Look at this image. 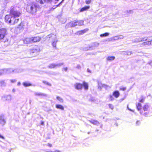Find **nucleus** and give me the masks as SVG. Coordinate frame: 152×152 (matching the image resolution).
<instances>
[{
	"mask_svg": "<svg viewBox=\"0 0 152 152\" xmlns=\"http://www.w3.org/2000/svg\"><path fill=\"white\" fill-rule=\"evenodd\" d=\"M39 8V6L37 4L32 2L28 4L26 8L27 12L32 14H34L36 12L37 9Z\"/></svg>",
	"mask_w": 152,
	"mask_h": 152,
	"instance_id": "f257e3e1",
	"label": "nucleus"
},
{
	"mask_svg": "<svg viewBox=\"0 0 152 152\" xmlns=\"http://www.w3.org/2000/svg\"><path fill=\"white\" fill-rule=\"evenodd\" d=\"M10 13L11 16L18 18L21 13L19 10L17 9L16 7L12 6L10 9Z\"/></svg>",
	"mask_w": 152,
	"mask_h": 152,
	"instance_id": "f03ea898",
	"label": "nucleus"
},
{
	"mask_svg": "<svg viewBox=\"0 0 152 152\" xmlns=\"http://www.w3.org/2000/svg\"><path fill=\"white\" fill-rule=\"evenodd\" d=\"M19 71L18 69H13L12 68L4 69H0V76L3 74H10L12 72L18 73Z\"/></svg>",
	"mask_w": 152,
	"mask_h": 152,
	"instance_id": "7ed1b4c3",
	"label": "nucleus"
},
{
	"mask_svg": "<svg viewBox=\"0 0 152 152\" xmlns=\"http://www.w3.org/2000/svg\"><path fill=\"white\" fill-rule=\"evenodd\" d=\"M74 86L75 88L77 90L81 89L83 86L84 87L85 90H87L88 89V84L85 82H83V84L77 83Z\"/></svg>",
	"mask_w": 152,
	"mask_h": 152,
	"instance_id": "20e7f679",
	"label": "nucleus"
},
{
	"mask_svg": "<svg viewBox=\"0 0 152 152\" xmlns=\"http://www.w3.org/2000/svg\"><path fill=\"white\" fill-rule=\"evenodd\" d=\"M47 38L53 39V40L52 42V45L53 47L56 48V42L58 41L56 35L51 34L48 35Z\"/></svg>",
	"mask_w": 152,
	"mask_h": 152,
	"instance_id": "39448f33",
	"label": "nucleus"
},
{
	"mask_svg": "<svg viewBox=\"0 0 152 152\" xmlns=\"http://www.w3.org/2000/svg\"><path fill=\"white\" fill-rule=\"evenodd\" d=\"M83 21L82 20H77L75 22L69 23L68 25L70 27H75L76 26H81L83 25Z\"/></svg>",
	"mask_w": 152,
	"mask_h": 152,
	"instance_id": "423d86ee",
	"label": "nucleus"
},
{
	"mask_svg": "<svg viewBox=\"0 0 152 152\" xmlns=\"http://www.w3.org/2000/svg\"><path fill=\"white\" fill-rule=\"evenodd\" d=\"M64 64V63L54 64L52 63L50 64L48 66V67L50 69L55 68L56 67H59Z\"/></svg>",
	"mask_w": 152,
	"mask_h": 152,
	"instance_id": "0eeeda50",
	"label": "nucleus"
},
{
	"mask_svg": "<svg viewBox=\"0 0 152 152\" xmlns=\"http://www.w3.org/2000/svg\"><path fill=\"white\" fill-rule=\"evenodd\" d=\"M12 97L10 95H4L1 96V100L3 101L10 102L12 100Z\"/></svg>",
	"mask_w": 152,
	"mask_h": 152,
	"instance_id": "6e6552de",
	"label": "nucleus"
},
{
	"mask_svg": "<svg viewBox=\"0 0 152 152\" xmlns=\"http://www.w3.org/2000/svg\"><path fill=\"white\" fill-rule=\"evenodd\" d=\"M7 34V30L5 28L0 29V40L2 39Z\"/></svg>",
	"mask_w": 152,
	"mask_h": 152,
	"instance_id": "1a4fd4ad",
	"label": "nucleus"
},
{
	"mask_svg": "<svg viewBox=\"0 0 152 152\" xmlns=\"http://www.w3.org/2000/svg\"><path fill=\"white\" fill-rule=\"evenodd\" d=\"M18 18L11 16V17L9 21L10 22V23L14 24L17 23L18 22Z\"/></svg>",
	"mask_w": 152,
	"mask_h": 152,
	"instance_id": "9d476101",
	"label": "nucleus"
},
{
	"mask_svg": "<svg viewBox=\"0 0 152 152\" xmlns=\"http://www.w3.org/2000/svg\"><path fill=\"white\" fill-rule=\"evenodd\" d=\"M6 121L4 118V116L1 115L0 116V124L2 126L4 125L6 123Z\"/></svg>",
	"mask_w": 152,
	"mask_h": 152,
	"instance_id": "9b49d317",
	"label": "nucleus"
},
{
	"mask_svg": "<svg viewBox=\"0 0 152 152\" xmlns=\"http://www.w3.org/2000/svg\"><path fill=\"white\" fill-rule=\"evenodd\" d=\"M31 38V43L34 42H39L41 39V38L39 37H32Z\"/></svg>",
	"mask_w": 152,
	"mask_h": 152,
	"instance_id": "f8f14e48",
	"label": "nucleus"
},
{
	"mask_svg": "<svg viewBox=\"0 0 152 152\" xmlns=\"http://www.w3.org/2000/svg\"><path fill=\"white\" fill-rule=\"evenodd\" d=\"M36 1L41 4H44V2H46V3H51L53 1V0H36Z\"/></svg>",
	"mask_w": 152,
	"mask_h": 152,
	"instance_id": "ddd939ff",
	"label": "nucleus"
},
{
	"mask_svg": "<svg viewBox=\"0 0 152 152\" xmlns=\"http://www.w3.org/2000/svg\"><path fill=\"white\" fill-rule=\"evenodd\" d=\"M31 38H27L23 40V42L25 44L31 43Z\"/></svg>",
	"mask_w": 152,
	"mask_h": 152,
	"instance_id": "4468645a",
	"label": "nucleus"
},
{
	"mask_svg": "<svg viewBox=\"0 0 152 152\" xmlns=\"http://www.w3.org/2000/svg\"><path fill=\"white\" fill-rule=\"evenodd\" d=\"M11 17L10 15H6L5 17V22L7 23H10V22L9 21Z\"/></svg>",
	"mask_w": 152,
	"mask_h": 152,
	"instance_id": "2eb2a0df",
	"label": "nucleus"
},
{
	"mask_svg": "<svg viewBox=\"0 0 152 152\" xmlns=\"http://www.w3.org/2000/svg\"><path fill=\"white\" fill-rule=\"evenodd\" d=\"M34 95L36 96H47V95L44 93H37L35 92L34 93Z\"/></svg>",
	"mask_w": 152,
	"mask_h": 152,
	"instance_id": "dca6fc26",
	"label": "nucleus"
},
{
	"mask_svg": "<svg viewBox=\"0 0 152 152\" xmlns=\"http://www.w3.org/2000/svg\"><path fill=\"white\" fill-rule=\"evenodd\" d=\"M89 121L91 123L95 125H98L99 124V122L97 121L94 120H89Z\"/></svg>",
	"mask_w": 152,
	"mask_h": 152,
	"instance_id": "f3484780",
	"label": "nucleus"
},
{
	"mask_svg": "<svg viewBox=\"0 0 152 152\" xmlns=\"http://www.w3.org/2000/svg\"><path fill=\"white\" fill-rule=\"evenodd\" d=\"M113 95L116 98H118L120 95V93L118 91H115L113 92Z\"/></svg>",
	"mask_w": 152,
	"mask_h": 152,
	"instance_id": "a211bd4d",
	"label": "nucleus"
},
{
	"mask_svg": "<svg viewBox=\"0 0 152 152\" xmlns=\"http://www.w3.org/2000/svg\"><path fill=\"white\" fill-rule=\"evenodd\" d=\"M141 45H142L145 46H148L151 45V42H150V41L145 42H143Z\"/></svg>",
	"mask_w": 152,
	"mask_h": 152,
	"instance_id": "6ab92c4d",
	"label": "nucleus"
},
{
	"mask_svg": "<svg viewBox=\"0 0 152 152\" xmlns=\"http://www.w3.org/2000/svg\"><path fill=\"white\" fill-rule=\"evenodd\" d=\"M56 108L58 109H60L61 110H64V107L61 105L56 104Z\"/></svg>",
	"mask_w": 152,
	"mask_h": 152,
	"instance_id": "aec40b11",
	"label": "nucleus"
},
{
	"mask_svg": "<svg viewBox=\"0 0 152 152\" xmlns=\"http://www.w3.org/2000/svg\"><path fill=\"white\" fill-rule=\"evenodd\" d=\"M90 8V6H86L84 7H83L80 10V12H83L84 11H86L88 9H89Z\"/></svg>",
	"mask_w": 152,
	"mask_h": 152,
	"instance_id": "412c9836",
	"label": "nucleus"
},
{
	"mask_svg": "<svg viewBox=\"0 0 152 152\" xmlns=\"http://www.w3.org/2000/svg\"><path fill=\"white\" fill-rule=\"evenodd\" d=\"M6 85V83L4 80H0V86L1 87H5Z\"/></svg>",
	"mask_w": 152,
	"mask_h": 152,
	"instance_id": "4be33fe9",
	"label": "nucleus"
},
{
	"mask_svg": "<svg viewBox=\"0 0 152 152\" xmlns=\"http://www.w3.org/2000/svg\"><path fill=\"white\" fill-rule=\"evenodd\" d=\"M23 85L25 87H28L32 85L31 84L28 82H23Z\"/></svg>",
	"mask_w": 152,
	"mask_h": 152,
	"instance_id": "5701e85b",
	"label": "nucleus"
},
{
	"mask_svg": "<svg viewBox=\"0 0 152 152\" xmlns=\"http://www.w3.org/2000/svg\"><path fill=\"white\" fill-rule=\"evenodd\" d=\"M149 108V106L147 104L145 105L143 108V110L144 112L147 111L148 110V109Z\"/></svg>",
	"mask_w": 152,
	"mask_h": 152,
	"instance_id": "b1692460",
	"label": "nucleus"
},
{
	"mask_svg": "<svg viewBox=\"0 0 152 152\" xmlns=\"http://www.w3.org/2000/svg\"><path fill=\"white\" fill-rule=\"evenodd\" d=\"M87 30H86V29H84L82 30H81L80 31L77 32V34L79 35L83 34L85 32H86Z\"/></svg>",
	"mask_w": 152,
	"mask_h": 152,
	"instance_id": "393cba45",
	"label": "nucleus"
},
{
	"mask_svg": "<svg viewBox=\"0 0 152 152\" xmlns=\"http://www.w3.org/2000/svg\"><path fill=\"white\" fill-rule=\"evenodd\" d=\"M137 108L138 110L140 111V110L141 108L142 105L140 103H138L136 105Z\"/></svg>",
	"mask_w": 152,
	"mask_h": 152,
	"instance_id": "a878e982",
	"label": "nucleus"
},
{
	"mask_svg": "<svg viewBox=\"0 0 152 152\" xmlns=\"http://www.w3.org/2000/svg\"><path fill=\"white\" fill-rule=\"evenodd\" d=\"M132 52L131 51H126L124 52V54L125 55L129 56L132 54Z\"/></svg>",
	"mask_w": 152,
	"mask_h": 152,
	"instance_id": "bb28decb",
	"label": "nucleus"
},
{
	"mask_svg": "<svg viewBox=\"0 0 152 152\" xmlns=\"http://www.w3.org/2000/svg\"><path fill=\"white\" fill-rule=\"evenodd\" d=\"M141 38H136L134 39V42H141Z\"/></svg>",
	"mask_w": 152,
	"mask_h": 152,
	"instance_id": "cd10ccee",
	"label": "nucleus"
},
{
	"mask_svg": "<svg viewBox=\"0 0 152 152\" xmlns=\"http://www.w3.org/2000/svg\"><path fill=\"white\" fill-rule=\"evenodd\" d=\"M57 99L60 102L63 103V100L62 98L59 96H57L56 97Z\"/></svg>",
	"mask_w": 152,
	"mask_h": 152,
	"instance_id": "c85d7f7f",
	"label": "nucleus"
},
{
	"mask_svg": "<svg viewBox=\"0 0 152 152\" xmlns=\"http://www.w3.org/2000/svg\"><path fill=\"white\" fill-rule=\"evenodd\" d=\"M103 84H102L101 82H98V88L99 89H101L103 87Z\"/></svg>",
	"mask_w": 152,
	"mask_h": 152,
	"instance_id": "c756f323",
	"label": "nucleus"
},
{
	"mask_svg": "<svg viewBox=\"0 0 152 152\" xmlns=\"http://www.w3.org/2000/svg\"><path fill=\"white\" fill-rule=\"evenodd\" d=\"M115 57L114 56H109L107 58V60L109 61H112L114 60Z\"/></svg>",
	"mask_w": 152,
	"mask_h": 152,
	"instance_id": "7c9ffc66",
	"label": "nucleus"
},
{
	"mask_svg": "<svg viewBox=\"0 0 152 152\" xmlns=\"http://www.w3.org/2000/svg\"><path fill=\"white\" fill-rule=\"evenodd\" d=\"M141 42L145 41H148V37H144L141 38Z\"/></svg>",
	"mask_w": 152,
	"mask_h": 152,
	"instance_id": "2f4dec72",
	"label": "nucleus"
},
{
	"mask_svg": "<svg viewBox=\"0 0 152 152\" xmlns=\"http://www.w3.org/2000/svg\"><path fill=\"white\" fill-rule=\"evenodd\" d=\"M109 35V33H105L104 34H101L100 35V36L101 37H106L108 36Z\"/></svg>",
	"mask_w": 152,
	"mask_h": 152,
	"instance_id": "473e14b6",
	"label": "nucleus"
},
{
	"mask_svg": "<svg viewBox=\"0 0 152 152\" xmlns=\"http://www.w3.org/2000/svg\"><path fill=\"white\" fill-rule=\"evenodd\" d=\"M118 40V36H115L111 38V40Z\"/></svg>",
	"mask_w": 152,
	"mask_h": 152,
	"instance_id": "72a5a7b5",
	"label": "nucleus"
},
{
	"mask_svg": "<svg viewBox=\"0 0 152 152\" xmlns=\"http://www.w3.org/2000/svg\"><path fill=\"white\" fill-rule=\"evenodd\" d=\"M43 83H44L45 84H46L48 85L49 86H51V84L50 83H48V82L46 81H43Z\"/></svg>",
	"mask_w": 152,
	"mask_h": 152,
	"instance_id": "f704fd0d",
	"label": "nucleus"
},
{
	"mask_svg": "<svg viewBox=\"0 0 152 152\" xmlns=\"http://www.w3.org/2000/svg\"><path fill=\"white\" fill-rule=\"evenodd\" d=\"M148 41H150V42H152V37H148Z\"/></svg>",
	"mask_w": 152,
	"mask_h": 152,
	"instance_id": "c9c22d12",
	"label": "nucleus"
},
{
	"mask_svg": "<svg viewBox=\"0 0 152 152\" xmlns=\"http://www.w3.org/2000/svg\"><path fill=\"white\" fill-rule=\"evenodd\" d=\"M99 43L95 42L93 44V46L95 47H97L99 46Z\"/></svg>",
	"mask_w": 152,
	"mask_h": 152,
	"instance_id": "e433bc0d",
	"label": "nucleus"
},
{
	"mask_svg": "<svg viewBox=\"0 0 152 152\" xmlns=\"http://www.w3.org/2000/svg\"><path fill=\"white\" fill-rule=\"evenodd\" d=\"M91 0H86L85 1L86 3L88 4H90L91 2Z\"/></svg>",
	"mask_w": 152,
	"mask_h": 152,
	"instance_id": "4c0bfd02",
	"label": "nucleus"
},
{
	"mask_svg": "<svg viewBox=\"0 0 152 152\" xmlns=\"http://www.w3.org/2000/svg\"><path fill=\"white\" fill-rule=\"evenodd\" d=\"M109 107L112 110H113L114 108V107L112 104H109Z\"/></svg>",
	"mask_w": 152,
	"mask_h": 152,
	"instance_id": "58836bf2",
	"label": "nucleus"
},
{
	"mask_svg": "<svg viewBox=\"0 0 152 152\" xmlns=\"http://www.w3.org/2000/svg\"><path fill=\"white\" fill-rule=\"evenodd\" d=\"M124 37L122 35L118 36V39H122L124 38Z\"/></svg>",
	"mask_w": 152,
	"mask_h": 152,
	"instance_id": "ea45409f",
	"label": "nucleus"
},
{
	"mask_svg": "<svg viewBox=\"0 0 152 152\" xmlns=\"http://www.w3.org/2000/svg\"><path fill=\"white\" fill-rule=\"evenodd\" d=\"M109 99L111 101H113L114 99V98L112 95H110L109 96Z\"/></svg>",
	"mask_w": 152,
	"mask_h": 152,
	"instance_id": "a19ab883",
	"label": "nucleus"
},
{
	"mask_svg": "<svg viewBox=\"0 0 152 152\" xmlns=\"http://www.w3.org/2000/svg\"><path fill=\"white\" fill-rule=\"evenodd\" d=\"M38 50L37 49H35L34 50H31V52L33 53H34L37 52Z\"/></svg>",
	"mask_w": 152,
	"mask_h": 152,
	"instance_id": "79ce46f5",
	"label": "nucleus"
},
{
	"mask_svg": "<svg viewBox=\"0 0 152 152\" xmlns=\"http://www.w3.org/2000/svg\"><path fill=\"white\" fill-rule=\"evenodd\" d=\"M126 89V87H121L120 88V90L124 91Z\"/></svg>",
	"mask_w": 152,
	"mask_h": 152,
	"instance_id": "37998d69",
	"label": "nucleus"
},
{
	"mask_svg": "<svg viewBox=\"0 0 152 152\" xmlns=\"http://www.w3.org/2000/svg\"><path fill=\"white\" fill-rule=\"evenodd\" d=\"M140 121H137L136 122V124L137 125H139L140 124Z\"/></svg>",
	"mask_w": 152,
	"mask_h": 152,
	"instance_id": "c03bdc74",
	"label": "nucleus"
},
{
	"mask_svg": "<svg viewBox=\"0 0 152 152\" xmlns=\"http://www.w3.org/2000/svg\"><path fill=\"white\" fill-rule=\"evenodd\" d=\"M57 7H56V6H54L53 7L51 8H50V10H53L55 8H56Z\"/></svg>",
	"mask_w": 152,
	"mask_h": 152,
	"instance_id": "a18cd8bd",
	"label": "nucleus"
},
{
	"mask_svg": "<svg viewBox=\"0 0 152 152\" xmlns=\"http://www.w3.org/2000/svg\"><path fill=\"white\" fill-rule=\"evenodd\" d=\"M108 87V86H107V85L104 84H103L102 87H104V88H107Z\"/></svg>",
	"mask_w": 152,
	"mask_h": 152,
	"instance_id": "49530a36",
	"label": "nucleus"
},
{
	"mask_svg": "<svg viewBox=\"0 0 152 152\" xmlns=\"http://www.w3.org/2000/svg\"><path fill=\"white\" fill-rule=\"evenodd\" d=\"M81 67L79 64H78L76 66V68L78 69H80Z\"/></svg>",
	"mask_w": 152,
	"mask_h": 152,
	"instance_id": "de8ad7c7",
	"label": "nucleus"
},
{
	"mask_svg": "<svg viewBox=\"0 0 152 152\" xmlns=\"http://www.w3.org/2000/svg\"><path fill=\"white\" fill-rule=\"evenodd\" d=\"M11 82L12 83H14L16 82V80H10Z\"/></svg>",
	"mask_w": 152,
	"mask_h": 152,
	"instance_id": "09e8293b",
	"label": "nucleus"
},
{
	"mask_svg": "<svg viewBox=\"0 0 152 152\" xmlns=\"http://www.w3.org/2000/svg\"><path fill=\"white\" fill-rule=\"evenodd\" d=\"M63 69L65 71H67V67H65V68H63Z\"/></svg>",
	"mask_w": 152,
	"mask_h": 152,
	"instance_id": "8fccbe9b",
	"label": "nucleus"
},
{
	"mask_svg": "<svg viewBox=\"0 0 152 152\" xmlns=\"http://www.w3.org/2000/svg\"><path fill=\"white\" fill-rule=\"evenodd\" d=\"M62 1L60 2L56 6V7H58L59 6H60V5H61V3H62Z\"/></svg>",
	"mask_w": 152,
	"mask_h": 152,
	"instance_id": "3c124183",
	"label": "nucleus"
},
{
	"mask_svg": "<svg viewBox=\"0 0 152 152\" xmlns=\"http://www.w3.org/2000/svg\"><path fill=\"white\" fill-rule=\"evenodd\" d=\"M48 146H49L50 147H52V144H50V143H48Z\"/></svg>",
	"mask_w": 152,
	"mask_h": 152,
	"instance_id": "603ef678",
	"label": "nucleus"
},
{
	"mask_svg": "<svg viewBox=\"0 0 152 152\" xmlns=\"http://www.w3.org/2000/svg\"><path fill=\"white\" fill-rule=\"evenodd\" d=\"M140 102H143L144 101V99H141L140 100Z\"/></svg>",
	"mask_w": 152,
	"mask_h": 152,
	"instance_id": "864d4df0",
	"label": "nucleus"
},
{
	"mask_svg": "<svg viewBox=\"0 0 152 152\" xmlns=\"http://www.w3.org/2000/svg\"><path fill=\"white\" fill-rule=\"evenodd\" d=\"M127 108H128V109L129 110H130V111H132V112H134V110H131V109H129V108H128V107H127Z\"/></svg>",
	"mask_w": 152,
	"mask_h": 152,
	"instance_id": "5fc2aeb1",
	"label": "nucleus"
},
{
	"mask_svg": "<svg viewBox=\"0 0 152 152\" xmlns=\"http://www.w3.org/2000/svg\"><path fill=\"white\" fill-rule=\"evenodd\" d=\"M0 137L2 138L3 139H4V137L3 136H2L0 134Z\"/></svg>",
	"mask_w": 152,
	"mask_h": 152,
	"instance_id": "6e6d98bb",
	"label": "nucleus"
},
{
	"mask_svg": "<svg viewBox=\"0 0 152 152\" xmlns=\"http://www.w3.org/2000/svg\"><path fill=\"white\" fill-rule=\"evenodd\" d=\"M15 89H13L12 90V91L13 92H15Z\"/></svg>",
	"mask_w": 152,
	"mask_h": 152,
	"instance_id": "4d7b16f0",
	"label": "nucleus"
},
{
	"mask_svg": "<svg viewBox=\"0 0 152 152\" xmlns=\"http://www.w3.org/2000/svg\"><path fill=\"white\" fill-rule=\"evenodd\" d=\"M44 124V122L43 121H42L41 122V124L42 125H43Z\"/></svg>",
	"mask_w": 152,
	"mask_h": 152,
	"instance_id": "13d9d810",
	"label": "nucleus"
},
{
	"mask_svg": "<svg viewBox=\"0 0 152 152\" xmlns=\"http://www.w3.org/2000/svg\"><path fill=\"white\" fill-rule=\"evenodd\" d=\"M20 82H18V84H17V85L18 86H19L20 85Z\"/></svg>",
	"mask_w": 152,
	"mask_h": 152,
	"instance_id": "bf43d9fd",
	"label": "nucleus"
},
{
	"mask_svg": "<svg viewBox=\"0 0 152 152\" xmlns=\"http://www.w3.org/2000/svg\"><path fill=\"white\" fill-rule=\"evenodd\" d=\"M53 152H61L59 151L56 150L55 151H54Z\"/></svg>",
	"mask_w": 152,
	"mask_h": 152,
	"instance_id": "052dcab7",
	"label": "nucleus"
},
{
	"mask_svg": "<svg viewBox=\"0 0 152 152\" xmlns=\"http://www.w3.org/2000/svg\"><path fill=\"white\" fill-rule=\"evenodd\" d=\"M89 50V49L85 48V49H84V50Z\"/></svg>",
	"mask_w": 152,
	"mask_h": 152,
	"instance_id": "680f3d73",
	"label": "nucleus"
},
{
	"mask_svg": "<svg viewBox=\"0 0 152 152\" xmlns=\"http://www.w3.org/2000/svg\"><path fill=\"white\" fill-rule=\"evenodd\" d=\"M102 125H101V126H100L101 128H102Z\"/></svg>",
	"mask_w": 152,
	"mask_h": 152,
	"instance_id": "e2e57ef3",
	"label": "nucleus"
},
{
	"mask_svg": "<svg viewBox=\"0 0 152 152\" xmlns=\"http://www.w3.org/2000/svg\"><path fill=\"white\" fill-rule=\"evenodd\" d=\"M88 72H90V71L89 70H88Z\"/></svg>",
	"mask_w": 152,
	"mask_h": 152,
	"instance_id": "0e129e2a",
	"label": "nucleus"
},
{
	"mask_svg": "<svg viewBox=\"0 0 152 152\" xmlns=\"http://www.w3.org/2000/svg\"><path fill=\"white\" fill-rule=\"evenodd\" d=\"M1 23L0 22V25L1 24Z\"/></svg>",
	"mask_w": 152,
	"mask_h": 152,
	"instance_id": "69168bd1",
	"label": "nucleus"
},
{
	"mask_svg": "<svg viewBox=\"0 0 152 152\" xmlns=\"http://www.w3.org/2000/svg\"><path fill=\"white\" fill-rule=\"evenodd\" d=\"M151 45H152V42H151Z\"/></svg>",
	"mask_w": 152,
	"mask_h": 152,
	"instance_id": "338daca9",
	"label": "nucleus"
},
{
	"mask_svg": "<svg viewBox=\"0 0 152 152\" xmlns=\"http://www.w3.org/2000/svg\"><path fill=\"white\" fill-rule=\"evenodd\" d=\"M89 133H89V132H88V134H89Z\"/></svg>",
	"mask_w": 152,
	"mask_h": 152,
	"instance_id": "774afa93",
	"label": "nucleus"
}]
</instances>
